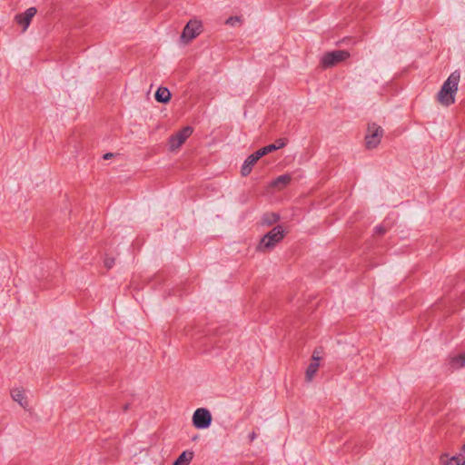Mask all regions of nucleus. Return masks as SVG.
Returning <instances> with one entry per match:
<instances>
[{
  "instance_id": "f257e3e1",
  "label": "nucleus",
  "mask_w": 465,
  "mask_h": 465,
  "mask_svg": "<svg viewBox=\"0 0 465 465\" xmlns=\"http://www.w3.org/2000/svg\"><path fill=\"white\" fill-rule=\"evenodd\" d=\"M460 78V73L458 71H454L443 83L436 97L437 101L441 105L450 106L455 103V94L458 91Z\"/></svg>"
},
{
  "instance_id": "f03ea898",
  "label": "nucleus",
  "mask_w": 465,
  "mask_h": 465,
  "mask_svg": "<svg viewBox=\"0 0 465 465\" xmlns=\"http://www.w3.org/2000/svg\"><path fill=\"white\" fill-rule=\"evenodd\" d=\"M285 232L282 226L277 225L268 232L261 239L256 250L261 252H268L272 251L277 243H279L284 237Z\"/></svg>"
},
{
  "instance_id": "7ed1b4c3",
  "label": "nucleus",
  "mask_w": 465,
  "mask_h": 465,
  "mask_svg": "<svg viewBox=\"0 0 465 465\" xmlns=\"http://www.w3.org/2000/svg\"><path fill=\"white\" fill-rule=\"evenodd\" d=\"M350 56V53L346 50H334L327 52L322 55L321 59V64L323 68H330L341 62L345 61Z\"/></svg>"
},
{
  "instance_id": "20e7f679",
  "label": "nucleus",
  "mask_w": 465,
  "mask_h": 465,
  "mask_svg": "<svg viewBox=\"0 0 465 465\" xmlns=\"http://www.w3.org/2000/svg\"><path fill=\"white\" fill-rule=\"evenodd\" d=\"M383 136L382 128L375 123L368 124L367 134L365 135L366 148L369 150L376 148Z\"/></svg>"
},
{
  "instance_id": "39448f33",
  "label": "nucleus",
  "mask_w": 465,
  "mask_h": 465,
  "mask_svg": "<svg viewBox=\"0 0 465 465\" xmlns=\"http://www.w3.org/2000/svg\"><path fill=\"white\" fill-rule=\"evenodd\" d=\"M212 423L211 412L205 408L197 409L193 415V424L196 429H207Z\"/></svg>"
},
{
  "instance_id": "423d86ee",
  "label": "nucleus",
  "mask_w": 465,
  "mask_h": 465,
  "mask_svg": "<svg viewBox=\"0 0 465 465\" xmlns=\"http://www.w3.org/2000/svg\"><path fill=\"white\" fill-rule=\"evenodd\" d=\"M193 129L191 126H185L177 132L175 134H173L169 138V146L171 151H174L178 149L188 137L193 134Z\"/></svg>"
},
{
  "instance_id": "0eeeda50",
  "label": "nucleus",
  "mask_w": 465,
  "mask_h": 465,
  "mask_svg": "<svg viewBox=\"0 0 465 465\" xmlns=\"http://www.w3.org/2000/svg\"><path fill=\"white\" fill-rule=\"evenodd\" d=\"M202 23L198 20H190L184 26L182 34V39L188 43L194 39L201 33Z\"/></svg>"
},
{
  "instance_id": "6e6552de",
  "label": "nucleus",
  "mask_w": 465,
  "mask_h": 465,
  "mask_svg": "<svg viewBox=\"0 0 465 465\" xmlns=\"http://www.w3.org/2000/svg\"><path fill=\"white\" fill-rule=\"evenodd\" d=\"M258 158L255 157L254 153L250 154L244 161L241 168V174L247 176L251 173L253 165L258 162Z\"/></svg>"
},
{
  "instance_id": "1a4fd4ad",
  "label": "nucleus",
  "mask_w": 465,
  "mask_h": 465,
  "mask_svg": "<svg viewBox=\"0 0 465 465\" xmlns=\"http://www.w3.org/2000/svg\"><path fill=\"white\" fill-rule=\"evenodd\" d=\"M292 181V176L288 173L282 174L272 181L271 186L278 190L285 188Z\"/></svg>"
},
{
  "instance_id": "9d476101",
  "label": "nucleus",
  "mask_w": 465,
  "mask_h": 465,
  "mask_svg": "<svg viewBox=\"0 0 465 465\" xmlns=\"http://www.w3.org/2000/svg\"><path fill=\"white\" fill-rule=\"evenodd\" d=\"M171 96H172V94H171V92L169 91V89L166 87H163V86H160L154 94L155 100L158 103H162V104L169 103L171 100Z\"/></svg>"
},
{
  "instance_id": "9b49d317",
  "label": "nucleus",
  "mask_w": 465,
  "mask_h": 465,
  "mask_svg": "<svg viewBox=\"0 0 465 465\" xmlns=\"http://www.w3.org/2000/svg\"><path fill=\"white\" fill-rule=\"evenodd\" d=\"M11 397L15 401L18 402L20 406L26 408L27 401L25 397V391L22 388L14 389L11 391Z\"/></svg>"
},
{
  "instance_id": "f8f14e48",
  "label": "nucleus",
  "mask_w": 465,
  "mask_h": 465,
  "mask_svg": "<svg viewBox=\"0 0 465 465\" xmlns=\"http://www.w3.org/2000/svg\"><path fill=\"white\" fill-rule=\"evenodd\" d=\"M193 458V452L191 450L183 451L173 461V465H189Z\"/></svg>"
},
{
  "instance_id": "ddd939ff",
  "label": "nucleus",
  "mask_w": 465,
  "mask_h": 465,
  "mask_svg": "<svg viewBox=\"0 0 465 465\" xmlns=\"http://www.w3.org/2000/svg\"><path fill=\"white\" fill-rule=\"evenodd\" d=\"M440 460L443 465H465V460L457 456L449 458L447 454L441 455Z\"/></svg>"
},
{
  "instance_id": "4468645a",
  "label": "nucleus",
  "mask_w": 465,
  "mask_h": 465,
  "mask_svg": "<svg viewBox=\"0 0 465 465\" xmlns=\"http://www.w3.org/2000/svg\"><path fill=\"white\" fill-rule=\"evenodd\" d=\"M319 368V362H311L305 372V380L312 381Z\"/></svg>"
},
{
  "instance_id": "2eb2a0df",
  "label": "nucleus",
  "mask_w": 465,
  "mask_h": 465,
  "mask_svg": "<svg viewBox=\"0 0 465 465\" xmlns=\"http://www.w3.org/2000/svg\"><path fill=\"white\" fill-rule=\"evenodd\" d=\"M279 220H280V215L275 213H265L262 216V224L272 225V224L277 223Z\"/></svg>"
},
{
  "instance_id": "dca6fc26",
  "label": "nucleus",
  "mask_w": 465,
  "mask_h": 465,
  "mask_svg": "<svg viewBox=\"0 0 465 465\" xmlns=\"http://www.w3.org/2000/svg\"><path fill=\"white\" fill-rule=\"evenodd\" d=\"M450 365L452 368L459 369L465 366V354L461 353L455 357H452L450 360Z\"/></svg>"
},
{
  "instance_id": "f3484780",
  "label": "nucleus",
  "mask_w": 465,
  "mask_h": 465,
  "mask_svg": "<svg viewBox=\"0 0 465 465\" xmlns=\"http://www.w3.org/2000/svg\"><path fill=\"white\" fill-rule=\"evenodd\" d=\"M15 21L23 26V32H25L28 26L30 25V21H28V18H26L25 16V15H22V14H17L15 16Z\"/></svg>"
},
{
  "instance_id": "a211bd4d",
  "label": "nucleus",
  "mask_w": 465,
  "mask_h": 465,
  "mask_svg": "<svg viewBox=\"0 0 465 465\" xmlns=\"http://www.w3.org/2000/svg\"><path fill=\"white\" fill-rule=\"evenodd\" d=\"M37 13V10L35 7H29L25 10V13H21L22 15H25L26 18H28V21L31 22L32 18Z\"/></svg>"
},
{
  "instance_id": "6ab92c4d",
  "label": "nucleus",
  "mask_w": 465,
  "mask_h": 465,
  "mask_svg": "<svg viewBox=\"0 0 465 465\" xmlns=\"http://www.w3.org/2000/svg\"><path fill=\"white\" fill-rule=\"evenodd\" d=\"M287 143H288L287 138H279L275 141V143L273 144L275 145L276 150H278V149H281V148H283L284 146H286Z\"/></svg>"
},
{
  "instance_id": "aec40b11",
  "label": "nucleus",
  "mask_w": 465,
  "mask_h": 465,
  "mask_svg": "<svg viewBox=\"0 0 465 465\" xmlns=\"http://www.w3.org/2000/svg\"><path fill=\"white\" fill-rule=\"evenodd\" d=\"M104 263L107 269H111L114 265V258L106 257L104 261Z\"/></svg>"
},
{
  "instance_id": "412c9836",
  "label": "nucleus",
  "mask_w": 465,
  "mask_h": 465,
  "mask_svg": "<svg viewBox=\"0 0 465 465\" xmlns=\"http://www.w3.org/2000/svg\"><path fill=\"white\" fill-rule=\"evenodd\" d=\"M253 153H254L255 157H257L258 159H261L262 156L267 154L265 147H262V148L257 150Z\"/></svg>"
},
{
  "instance_id": "4be33fe9",
  "label": "nucleus",
  "mask_w": 465,
  "mask_h": 465,
  "mask_svg": "<svg viewBox=\"0 0 465 465\" xmlns=\"http://www.w3.org/2000/svg\"><path fill=\"white\" fill-rule=\"evenodd\" d=\"M238 22H240L239 16H231L226 20V24L231 25H234Z\"/></svg>"
},
{
  "instance_id": "5701e85b",
  "label": "nucleus",
  "mask_w": 465,
  "mask_h": 465,
  "mask_svg": "<svg viewBox=\"0 0 465 465\" xmlns=\"http://www.w3.org/2000/svg\"><path fill=\"white\" fill-rule=\"evenodd\" d=\"M375 233L382 235L386 232V228L382 225H378L375 227Z\"/></svg>"
},
{
  "instance_id": "b1692460",
  "label": "nucleus",
  "mask_w": 465,
  "mask_h": 465,
  "mask_svg": "<svg viewBox=\"0 0 465 465\" xmlns=\"http://www.w3.org/2000/svg\"><path fill=\"white\" fill-rule=\"evenodd\" d=\"M264 147H265V150H266L267 154H268L269 153H272V152L276 151V147H275V145H274V144H272H272H269V145H266V146H264Z\"/></svg>"
},
{
  "instance_id": "393cba45",
  "label": "nucleus",
  "mask_w": 465,
  "mask_h": 465,
  "mask_svg": "<svg viewBox=\"0 0 465 465\" xmlns=\"http://www.w3.org/2000/svg\"><path fill=\"white\" fill-rule=\"evenodd\" d=\"M256 438H257V434L255 431H252L248 435V439H249L250 442H252Z\"/></svg>"
},
{
  "instance_id": "a878e982",
  "label": "nucleus",
  "mask_w": 465,
  "mask_h": 465,
  "mask_svg": "<svg viewBox=\"0 0 465 465\" xmlns=\"http://www.w3.org/2000/svg\"><path fill=\"white\" fill-rule=\"evenodd\" d=\"M320 360H321V357L315 351L312 354V362H319Z\"/></svg>"
},
{
  "instance_id": "bb28decb",
  "label": "nucleus",
  "mask_w": 465,
  "mask_h": 465,
  "mask_svg": "<svg viewBox=\"0 0 465 465\" xmlns=\"http://www.w3.org/2000/svg\"><path fill=\"white\" fill-rule=\"evenodd\" d=\"M114 153H106L105 154H104V159L105 160H108V159H111L114 157Z\"/></svg>"
},
{
  "instance_id": "cd10ccee",
  "label": "nucleus",
  "mask_w": 465,
  "mask_h": 465,
  "mask_svg": "<svg viewBox=\"0 0 465 465\" xmlns=\"http://www.w3.org/2000/svg\"><path fill=\"white\" fill-rule=\"evenodd\" d=\"M129 408H130V404H129V403H126V404H124V407H123V411H124V412H126V411L129 410Z\"/></svg>"
},
{
  "instance_id": "c85d7f7f",
  "label": "nucleus",
  "mask_w": 465,
  "mask_h": 465,
  "mask_svg": "<svg viewBox=\"0 0 465 465\" xmlns=\"http://www.w3.org/2000/svg\"><path fill=\"white\" fill-rule=\"evenodd\" d=\"M462 450L465 452V444L462 446Z\"/></svg>"
}]
</instances>
